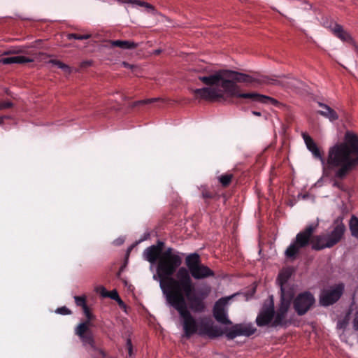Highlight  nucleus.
<instances>
[{
  "instance_id": "bb28decb",
  "label": "nucleus",
  "mask_w": 358,
  "mask_h": 358,
  "mask_svg": "<svg viewBox=\"0 0 358 358\" xmlns=\"http://www.w3.org/2000/svg\"><path fill=\"white\" fill-rule=\"evenodd\" d=\"M67 38L69 40L76 39V40H85L90 38V34H80L76 33L69 34L67 35Z\"/></svg>"
},
{
  "instance_id": "c03bdc74",
  "label": "nucleus",
  "mask_w": 358,
  "mask_h": 358,
  "mask_svg": "<svg viewBox=\"0 0 358 358\" xmlns=\"http://www.w3.org/2000/svg\"><path fill=\"white\" fill-rule=\"evenodd\" d=\"M161 52H162V50H161V49H157V50H155L154 51V52H153V53H154V55H159Z\"/></svg>"
},
{
  "instance_id": "a211bd4d",
  "label": "nucleus",
  "mask_w": 358,
  "mask_h": 358,
  "mask_svg": "<svg viewBox=\"0 0 358 358\" xmlns=\"http://www.w3.org/2000/svg\"><path fill=\"white\" fill-rule=\"evenodd\" d=\"M108 43L110 44V46L118 47L123 50H131L135 49L138 47V44L130 41H108Z\"/></svg>"
},
{
  "instance_id": "aec40b11",
  "label": "nucleus",
  "mask_w": 358,
  "mask_h": 358,
  "mask_svg": "<svg viewBox=\"0 0 358 358\" xmlns=\"http://www.w3.org/2000/svg\"><path fill=\"white\" fill-rule=\"evenodd\" d=\"M349 229L351 235L358 239V217L355 215L351 216L349 221Z\"/></svg>"
},
{
  "instance_id": "49530a36",
  "label": "nucleus",
  "mask_w": 358,
  "mask_h": 358,
  "mask_svg": "<svg viewBox=\"0 0 358 358\" xmlns=\"http://www.w3.org/2000/svg\"><path fill=\"white\" fill-rule=\"evenodd\" d=\"M132 248H133V245H131L130 248H128L127 250V255H129V252H131V250H132Z\"/></svg>"
},
{
  "instance_id": "4c0bfd02",
  "label": "nucleus",
  "mask_w": 358,
  "mask_h": 358,
  "mask_svg": "<svg viewBox=\"0 0 358 358\" xmlns=\"http://www.w3.org/2000/svg\"><path fill=\"white\" fill-rule=\"evenodd\" d=\"M10 52L13 54L23 53L24 52V50L22 48H17L16 49L13 50V51H10Z\"/></svg>"
},
{
  "instance_id": "09e8293b",
  "label": "nucleus",
  "mask_w": 358,
  "mask_h": 358,
  "mask_svg": "<svg viewBox=\"0 0 358 358\" xmlns=\"http://www.w3.org/2000/svg\"><path fill=\"white\" fill-rule=\"evenodd\" d=\"M3 122V117H0V124H1Z\"/></svg>"
},
{
  "instance_id": "393cba45",
  "label": "nucleus",
  "mask_w": 358,
  "mask_h": 358,
  "mask_svg": "<svg viewBox=\"0 0 358 358\" xmlns=\"http://www.w3.org/2000/svg\"><path fill=\"white\" fill-rule=\"evenodd\" d=\"M213 324L210 322H202L199 334L200 335H208Z\"/></svg>"
},
{
  "instance_id": "4be33fe9",
  "label": "nucleus",
  "mask_w": 358,
  "mask_h": 358,
  "mask_svg": "<svg viewBox=\"0 0 358 358\" xmlns=\"http://www.w3.org/2000/svg\"><path fill=\"white\" fill-rule=\"evenodd\" d=\"M233 178H234L233 174L227 173V174L220 176L218 178V179H219V182L221 183V185L223 187H227L231 184Z\"/></svg>"
},
{
  "instance_id": "7c9ffc66",
  "label": "nucleus",
  "mask_w": 358,
  "mask_h": 358,
  "mask_svg": "<svg viewBox=\"0 0 358 358\" xmlns=\"http://www.w3.org/2000/svg\"><path fill=\"white\" fill-rule=\"evenodd\" d=\"M56 313L61 315H70L71 314V311L66 308V306H62L60 308H58L56 310Z\"/></svg>"
},
{
  "instance_id": "20e7f679",
  "label": "nucleus",
  "mask_w": 358,
  "mask_h": 358,
  "mask_svg": "<svg viewBox=\"0 0 358 358\" xmlns=\"http://www.w3.org/2000/svg\"><path fill=\"white\" fill-rule=\"evenodd\" d=\"M344 215L338 216L333 222V229L328 234H322L313 236L316 231L319 221L307 226L296 236L295 241L285 250L288 259H295L301 248H306L310 243L314 250L331 248L338 244L343 238L346 227L343 223Z\"/></svg>"
},
{
  "instance_id": "e433bc0d",
  "label": "nucleus",
  "mask_w": 358,
  "mask_h": 358,
  "mask_svg": "<svg viewBox=\"0 0 358 358\" xmlns=\"http://www.w3.org/2000/svg\"><path fill=\"white\" fill-rule=\"evenodd\" d=\"M353 327L355 331H358V311L355 315L353 320Z\"/></svg>"
},
{
  "instance_id": "72a5a7b5",
  "label": "nucleus",
  "mask_w": 358,
  "mask_h": 358,
  "mask_svg": "<svg viewBox=\"0 0 358 358\" xmlns=\"http://www.w3.org/2000/svg\"><path fill=\"white\" fill-rule=\"evenodd\" d=\"M13 106V103L11 101H0V110L10 108Z\"/></svg>"
},
{
  "instance_id": "c756f323",
  "label": "nucleus",
  "mask_w": 358,
  "mask_h": 358,
  "mask_svg": "<svg viewBox=\"0 0 358 358\" xmlns=\"http://www.w3.org/2000/svg\"><path fill=\"white\" fill-rule=\"evenodd\" d=\"M126 2H133V3H135L141 6H145L148 8H150L152 10H155V8L152 5L147 3V2H145V1H139V0H134V1H131V0H125Z\"/></svg>"
},
{
  "instance_id": "0eeeda50",
  "label": "nucleus",
  "mask_w": 358,
  "mask_h": 358,
  "mask_svg": "<svg viewBox=\"0 0 358 358\" xmlns=\"http://www.w3.org/2000/svg\"><path fill=\"white\" fill-rule=\"evenodd\" d=\"M315 303L312 294L308 292L299 294L293 301V306L299 315L306 313Z\"/></svg>"
},
{
  "instance_id": "37998d69",
  "label": "nucleus",
  "mask_w": 358,
  "mask_h": 358,
  "mask_svg": "<svg viewBox=\"0 0 358 358\" xmlns=\"http://www.w3.org/2000/svg\"><path fill=\"white\" fill-rule=\"evenodd\" d=\"M127 350H128L129 356L131 357L133 355V348H129L127 349Z\"/></svg>"
},
{
  "instance_id": "f8f14e48",
  "label": "nucleus",
  "mask_w": 358,
  "mask_h": 358,
  "mask_svg": "<svg viewBox=\"0 0 358 358\" xmlns=\"http://www.w3.org/2000/svg\"><path fill=\"white\" fill-rule=\"evenodd\" d=\"M275 315L273 302L268 307H264L256 319L258 327H264L271 322Z\"/></svg>"
},
{
  "instance_id": "2eb2a0df",
  "label": "nucleus",
  "mask_w": 358,
  "mask_h": 358,
  "mask_svg": "<svg viewBox=\"0 0 358 358\" xmlns=\"http://www.w3.org/2000/svg\"><path fill=\"white\" fill-rule=\"evenodd\" d=\"M294 269L292 267H288L282 269L278 274L277 281L280 287V292L287 291L285 288L286 283L292 276Z\"/></svg>"
},
{
  "instance_id": "6ab92c4d",
  "label": "nucleus",
  "mask_w": 358,
  "mask_h": 358,
  "mask_svg": "<svg viewBox=\"0 0 358 358\" xmlns=\"http://www.w3.org/2000/svg\"><path fill=\"white\" fill-rule=\"evenodd\" d=\"M32 60L24 56H13L3 57L1 59V62L3 64H24L31 62Z\"/></svg>"
},
{
  "instance_id": "4468645a",
  "label": "nucleus",
  "mask_w": 358,
  "mask_h": 358,
  "mask_svg": "<svg viewBox=\"0 0 358 358\" xmlns=\"http://www.w3.org/2000/svg\"><path fill=\"white\" fill-rule=\"evenodd\" d=\"M293 297L294 291L292 289L280 292V304L278 310L287 313Z\"/></svg>"
},
{
  "instance_id": "f3484780",
  "label": "nucleus",
  "mask_w": 358,
  "mask_h": 358,
  "mask_svg": "<svg viewBox=\"0 0 358 358\" xmlns=\"http://www.w3.org/2000/svg\"><path fill=\"white\" fill-rule=\"evenodd\" d=\"M161 255L162 253L154 245L148 247L143 252L144 258L152 264L156 262L157 259L159 260Z\"/></svg>"
},
{
  "instance_id": "9b49d317",
  "label": "nucleus",
  "mask_w": 358,
  "mask_h": 358,
  "mask_svg": "<svg viewBox=\"0 0 358 358\" xmlns=\"http://www.w3.org/2000/svg\"><path fill=\"white\" fill-rule=\"evenodd\" d=\"M227 302V299L222 298L215 303L213 308V316L218 322L224 324H230L231 322L227 318L224 310V306Z\"/></svg>"
},
{
  "instance_id": "ddd939ff",
  "label": "nucleus",
  "mask_w": 358,
  "mask_h": 358,
  "mask_svg": "<svg viewBox=\"0 0 358 358\" xmlns=\"http://www.w3.org/2000/svg\"><path fill=\"white\" fill-rule=\"evenodd\" d=\"M324 25L327 28H329L334 34L339 38L341 40L348 43H352L353 40L350 34L344 30L343 27L337 23H334L332 21L328 24L324 22Z\"/></svg>"
},
{
  "instance_id": "423d86ee",
  "label": "nucleus",
  "mask_w": 358,
  "mask_h": 358,
  "mask_svg": "<svg viewBox=\"0 0 358 358\" xmlns=\"http://www.w3.org/2000/svg\"><path fill=\"white\" fill-rule=\"evenodd\" d=\"M167 302L174 308L183 319L182 327L185 337L189 338L198 331L196 320L188 310L189 304L187 296L172 293H164Z\"/></svg>"
},
{
  "instance_id": "7ed1b4c3",
  "label": "nucleus",
  "mask_w": 358,
  "mask_h": 358,
  "mask_svg": "<svg viewBox=\"0 0 358 358\" xmlns=\"http://www.w3.org/2000/svg\"><path fill=\"white\" fill-rule=\"evenodd\" d=\"M302 136L307 148L323 165L327 164L331 169L337 168L334 175L336 178L345 179L358 166V135L354 131H347L343 141L329 148L327 162L313 139L306 132L302 133Z\"/></svg>"
},
{
  "instance_id": "9d476101",
  "label": "nucleus",
  "mask_w": 358,
  "mask_h": 358,
  "mask_svg": "<svg viewBox=\"0 0 358 358\" xmlns=\"http://www.w3.org/2000/svg\"><path fill=\"white\" fill-rule=\"evenodd\" d=\"M256 331L257 329L250 324H236L232 326V327L226 333V337L229 340H232L238 336L249 337L254 334Z\"/></svg>"
},
{
  "instance_id": "f704fd0d",
  "label": "nucleus",
  "mask_w": 358,
  "mask_h": 358,
  "mask_svg": "<svg viewBox=\"0 0 358 358\" xmlns=\"http://www.w3.org/2000/svg\"><path fill=\"white\" fill-rule=\"evenodd\" d=\"M131 70L132 73L136 76H138L141 73V68L138 66L134 65L132 69Z\"/></svg>"
},
{
  "instance_id": "412c9836",
  "label": "nucleus",
  "mask_w": 358,
  "mask_h": 358,
  "mask_svg": "<svg viewBox=\"0 0 358 358\" xmlns=\"http://www.w3.org/2000/svg\"><path fill=\"white\" fill-rule=\"evenodd\" d=\"M75 303L78 306L83 308L85 315H86V311L90 310V308L87 306L86 303V298L85 296H75Z\"/></svg>"
},
{
  "instance_id": "5701e85b",
  "label": "nucleus",
  "mask_w": 358,
  "mask_h": 358,
  "mask_svg": "<svg viewBox=\"0 0 358 358\" xmlns=\"http://www.w3.org/2000/svg\"><path fill=\"white\" fill-rule=\"evenodd\" d=\"M287 313L280 311L279 310H277L275 319L271 324L272 327H277L282 324V320L285 318Z\"/></svg>"
},
{
  "instance_id": "ea45409f",
  "label": "nucleus",
  "mask_w": 358,
  "mask_h": 358,
  "mask_svg": "<svg viewBox=\"0 0 358 358\" xmlns=\"http://www.w3.org/2000/svg\"><path fill=\"white\" fill-rule=\"evenodd\" d=\"M115 301L117 302L118 305L121 307V308H125L126 307V305L125 303L123 302V301L121 299L120 297H119V299H117Z\"/></svg>"
},
{
  "instance_id": "c85d7f7f",
  "label": "nucleus",
  "mask_w": 358,
  "mask_h": 358,
  "mask_svg": "<svg viewBox=\"0 0 358 358\" xmlns=\"http://www.w3.org/2000/svg\"><path fill=\"white\" fill-rule=\"evenodd\" d=\"M50 63L56 65L58 68L63 69L65 71H69V67L68 65L62 63V62L57 59H52L50 61Z\"/></svg>"
},
{
  "instance_id": "de8ad7c7",
  "label": "nucleus",
  "mask_w": 358,
  "mask_h": 358,
  "mask_svg": "<svg viewBox=\"0 0 358 358\" xmlns=\"http://www.w3.org/2000/svg\"><path fill=\"white\" fill-rule=\"evenodd\" d=\"M90 64V62H83V64H82V67L85 66H86L87 64Z\"/></svg>"
},
{
  "instance_id": "dca6fc26",
  "label": "nucleus",
  "mask_w": 358,
  "mask_h": 358,
  "mask_svg": "<svg viewBox=\"0 0 358 358\" xmlns=\"http://www.w3.org/2000/svg\"><path fill=\"white\" fill-rule=\"evenodd\" d=\"M318 105L324 109L318 111L320 115L329 119L331 122H334L338 120L339 116L338 113L330 106L321 102H318Z\"/></svg>"
},
{
  "instance_id": "473e14b6",
  "label": "nucleus",
  "mask_w": 358,
  "mask_h": 358,
  "mask_svg": "<svg viewBox=\"0 0 358 358\" xmlns=\"http://www.w3.org/2000/svg\"><path fill=\"white\" fill-rule=\"evenodd\" d=\"M107 297H109L111 299L116 301L117 299H119L120 296H119L117 290L113 289V290L108 292Z\"/></svg>"
},
{
  "instance_id": "6e6552de",
  "label": "nucleus",
  "mask_w": 358,
  "mask_h": 358,
  "mask_svg": "<svg viewBox=\"0 0 358 358\" xmlns=\"http://www.w3.org/2000/svg\"><path fill=\"white\" fill-rule=\"evenodd\" d=\"M344 291V285L338 284L329 290L324 291L320 296V303L328 306L336 303L342 296Z\"/></svg>"
},
{
  "instance_id": "3c124183",
  "label": "nucleus",
  "mask_w": 358,
  "mask_h": 358,
  "mask_svg": "<svg viewBox=\"0 0 358 358\" xmlns=\"http://www.w3.org/2000/svg\"><path fill=\"white\" fill-rule=\"evenodd\" d=\"M345 209H346V207H345L344 209L343 210V213L345 212Z\"/></svg>"
},
{
  "instance_id": "603ef678",
  "label": "nucleus",
  "mask_w": 358,
  "mask_h": 358,
  "mask_svg": "<svg viewBox=\"0 0 358 358\" xmlns=\"http://www.w3.org/2000/svg\"><path fill=\"white\" fill-rule=\"evenodd\" d=\"M90 317H91V320H92V318H93V315H92V313H91V315H90Z\"/></svg>"
},
{
  "instance_id": "79ce46f5",
  "label": "nucleus",
  "mask_w": 358,
  "mask_h": 358,
  "mask_svg": "<svg viewBox=\"0 0 358 358\" xmlns=\"http://www.w3.org/2000/svg\"><path fill=\"white\" fill-rule=\"evenodd\" d=\"M127 348H133L131 341L130 338H127L126 343Z\"/></svg>"
},
{
  "instance_id": "f257e3e1",
  "label": "nucleus",
  "mask_w": 358,
  "mask_h": 358,
  "mask_svg": "<svg viewBox=\"0 0 358 358\" xmlns=\"http://www.w3.org/2000/svg\"><path fill=\"white\" fill-rule=\"evenodd\" d=\"M287 78L289 76H250L246 73L231 70H220L208 76H200L198 79L206 87L199 89H192L195 99L204 100L210 102H232V97L250 99L261 103H271L279 106L280 102L271 96L257 92L241 93L237 83L247 85L257 83L258 85H273L285 87L287 85L277 78Z\"/></svg>"
},
{
  "instance_id": "39448f33",
  "label": "nucleus",
  "mask_w": 358,
  "mask_h": 358,
  "mask_svg": "<svg viewBox=\"0 0 358 358\" xmlns=\"http://www.w3.org/2000/svg\"><path fill=\"white\" fill-rule=\"evenodd\" d=\"M182 258L178 253L173 252L171 248H167L162 252V255L157 266V275H154V279L157 276L159 278L160 287L163 293H166L170 288L169 279L174 278L178 269L181 267Z\"/></svg>"
},
{
  "instance_id": "a878e982",
  "label": "nucleus",
  "mask_w": 358,
  "mask_h": 358,
  "mask_svg": "<svg viewBox=\"0 0 358 358\" xmlns=\"http://www.w3.org/2000/svg\"><path fill=\"white\" fill-rule=\"evenodd\" d=\"M161 100L160 98H151V99H143V100H140V101H135L132 103L131 105V107L134 108V107H136V106H140V105H143V104H150V103H154V102H157L158 101Z\"/></svg>"
},
{
  "instance_id": "f03ea898",
  "label": "nucleus",
  "mask_w": 358,
  "mask_h": 358,
  "mask_svg": "<svg viewBox=\"0 0 358 358\" xmlns=\"http://www.w3.org/2000/svg\"><path fill=\"white\" fill-rule=\"evenodd\" d=\"M186 267H180L174 278L169 279L170 288L168 293L187 296L189 308L194 313H203L206 306L204 302L208 292L197 290L194 280L214 277L215 273L208 266L201 263L198 253H192L185 258Z\"/></svg>"
},
{
  "instance_id": "2f4dec72",
  "label": "nucleus",
  "mask_w": 358,
  "mask_h": 358,
  "mask_svg": "<svg viewBox=\"0 0 358 358\" xmlns=\"http://www.w3.org/2000/svg\"><path fill=\"white\" fill-rule=\"evenodd\" d=\"M96 292L99 294H100V295L103 297H107V294H108V291L106 290V289L103 287V286H100V287H96L95 289Z\"/></svg>"
},
{
  "instance_id": "8fccbe9b",
  "label": "nucleus",
  "mask_w": 358,
  "mask_h": 358,
  "mask_svg": "<svg viewBox=\"0 0 358 358\" xmlns=\"http://www.w3.org/2000/svg\"><path fill=\"white\" fill-rule=\"evenodd\" d=\"M122 270H124V266H123L120 268V271H119V273H118V275H120V272H121Z\"/></svg>"
},
{
  "instance_id": "c9c22d12",
  "label": "nucleus",
  "mask_w": 358,
  "mask_h": 358,
  "mask_svg": "<svg viewBox=\"0 0 358 358\" xmlns=\"http://www.w3.org/2000/svg\"><path fill=\"white\" fill-rule=\"evenodd\" d=\"M158 250L159 252H162V250H163V248L164 246V243L161 241H158L157 242V244L156 245H153Z\"/></svg>"
},
{
  "instance_id": "58836bf2",
  "label": "nucleus",
  "mask_w": 358,
  "mask_h": 358,
  "mask_svg": "<svg viewBox=\"0 0 358 358\" xmlns=\"http://www.w3.org/2000/svg\"><path fill=\"white\" fill-rule=\"evenodd\" d=\"M122 65L124 67V68H128L129 69H132V67L134 66V64H129L128 62H122Z\"/></svg>"
},
{
  "instance_id": "b1692460",
  "label": "nucleus",
  "mask_w": 358,
  "mask_h": 358,
  "mask_svg": "<svg viewBox=\"0 0 358 358\" xmlns=\"http://www.w3.org/2000/svg\"><path fill=\"white\" fill-rule=\"evenodd\" d=\"M224 334V331L222 329L217 326L212 325L210 332L208 335L211 338H217L221 336Z\"/></svg>"
},
{
  "instance_id": "1a4fd4ad",
  "label": "nucleus",
  "mask_w": 358,
  "mask_h": 358,
  "mask_svg": "<svg viewBox=\"0 0 358 358\" xmlns=\"http://www.w3.org/2000/svg\"><path fill=\"white\" fill-rule=\"evenodd\" d=\"M74 334L84 347L90 345V310L86 311V320L79 323L74 329Z\"/></svg>"
},
{
  "instance_id": "cd10ccee",
  "label": "nucleus",
  "mask_w": 358,
  "mask_h": 358,
  "mask_svg": "<svg viewBox=\"0 0 358 358\" xmlns=\"http://www.w3.org/2000/svg\"><path fill=\"white\" fill-rule=\"evenodd\" d=\"M201 196L204 199H214L217 197V194L213 191H210L206 188H203L201 190Z\"/></svg>"
},
{
  "instance_id": "a19ab883",
  "label": "nucleus",
  "mask_w": 358,
  "mask_h": 358,
  "mask_svg": "<svg viewBox=\"0 0 358 358\" xmlns=\"http://www.w3.org/2000/svg\"><path fill=\"white\" fill-rule=\"evenodd\" d=\"M334 186L337 187L341 189H343L342 184L338 181L335 180L334 182Z\"/></svg>"
},
{
  "instance_id": "a18cd8bd",
  "label": "nucleus",
  "mask_w": 358,
  "mask_h": 358,
  "mask_svg": "<svg viewBox=\"0 0 358 358\" xmlns=\"http://www.w3.org/2000/svg\"><path fill=\"white\" fill-rule=\"evenodd\" d=\"M252 113L254 115H256V116H261V113L260 112H258V111H252Z\"/></svg>"
}]
</instances>
